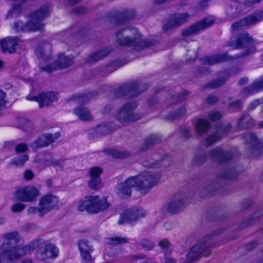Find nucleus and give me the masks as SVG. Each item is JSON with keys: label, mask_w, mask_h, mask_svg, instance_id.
Returning a JSON list of instances; mask_svg holds the SVG:
<instances>
[{"label": "nucleus", "mask_w": 263, "mask_h": 263, "mask_svg": "<svg viewBox=\"0 0 263 263\" xmlns=\"http://www.w3.org/2000/svg\"><path fill=\"white\" fill-rule=\"evenodd\" d=\"M262 0H244V5L248 7H252L256 4L259 3Z\"/></svg>", "instance_id": "nucleus-63"}, {"label": "nucleus", "mask_w": 263, "mask_h": 263, "mask_svg": "<svg viewBox=\"0 0 263 263\" xmlns=\"http://www.w3.org/2000/svg\"><path fill=\"white\" fill-rule=\"evenodd\" d=\"M209 155L212 159L217 161L218 164H225L234 158V154L232 151H226L220 146H216L210 151Z\"/></svg>", "instance_id": "nucleus-20"}, {"label": "nucleus", "mask_w": 263, "mask_h": 263, "mask_svg": "<svg viewBox=\"0 0 263 263\" xmlns=\"http://www.w3.org/2000/svg\"><path fill=\"white\" fill-rule=\"evenodd\" d=\"M111 127V122H106L102 124L98 125L96 127L97 134L100 135V136H105L112 132L115 130L112 129Z\"/></svg>", "instance_id": "nucleus-38"}, {"label": "nucleus", "mask_w": 263, "mask_h": 263, "mask_svg": "<svg viewBox=\"0 0 263 263\" xmlns=\"http://www.w3.org/2000/svg\"><path fill=\"white\" fill-rule=\"evenodd\" d=\"M180 132L183 137L185 139H189L191 137L190 131L187 129L185 126H181L179 127Z\"/></svg>", "instance_id": "nucleus-55"}, {"label": "nucleus", "mask_w": 263, "mask_h": 263, "mask_svg": "<svg viewBox=\"0 0 263 263\" xmlns=\"http://www.w3.org/2000/svg\"><path fill=\"white\" fill-rule=\"evenodd\" d=\"M142 38L143 35L139 30L133 27L121 29L116 33V42L118 45L121 47H130L137 52L156 45L155 40Z\"/></svg>", "instance_id": "nucleus-1"}, {"label": "nucleus", "mask_w": 263, "mask_h": 263, "mask_svg": "<svg viewBox=\"0 0 263 263\" xmlns=\"http://www.w3.org/2000/svg\"><path fill=\"white\" fill-rule=\"evenodd\" d=\"M73 63L72 58H68L64 53H61L58 55L57 60L54 61V65H48L41 67V69L50 73L57 69L67 68L71 66Z\"/></svg>", "instance_id": "nucleus-18"}, {"label": "nucleus", "mask_w": 263, "mask_h": 263, "mask_svg": "<svg viewBox=\"0 0 263 263\" xmlns=\"http://www.w3.org/2000/svg\"><path fill=\"white\" fill-rule=\"evenodd\" d=\"M158 245L162 249H168L171 246V243L167 239L160 240Z\"/></svg>", "instance_id": "nucleus-59"}, {"label": "nucleus", "mask_w": 263, "mask_h": 263, "mask_svg": "<svg viewBox=\"0 0 263 263\" xmlns=\"http://www.w3.org/2000/svg\"><path fill=\"white\" fill-rule=\"evenodd\" d=\"M218 187L217 183L211 184L201 190L200 196L202 198H205L215 195L219 193Z\"/></svg>", "instance_id": "nucleus-34"}, {"label": "nucleus", "mask_w": 263, "mask_h": 263, "mask_svg": "<svg viewBox=\"0 0 263 263\" xmlns=\"http://www.w3.org/2000/svg\"><path fill=\"white\" fill-rule=\"evenodd\" d=\"M138 244L148 251L152 250L155 246L151 241L145 239L141 240Z\"/></svg>", "instance_id": "nucleus-50"}, {"label": "nucleus", "mask_w": 263, "mask_h": 263, "mask_svg": "<svg viewBox=\"0 0 263 263\" xmlns=\"http://www.w3.org/2000/svg\"><path fill=\"white\" fill-rule=\"evenodd\" d=\"M26 100L37 102L40 108L51 106L58 101V93L53 91L41 92L35 96H28Z\"/></svg>", "instance_id": "nucleus-11"}, {"label": "nucleus", "mask_w": 263, "mask_h": 263, "mask_svg": "<svg viewBox=\"0 0 263 263\" xmlns=\"http://www.w3.org/2000/svg\"><path fill=\"white\" fill-rule=\"evenodd\" d=\"M186 106L183 105L180 106L176 111L170 112L166 117V119L173 121L174 120L183 117L186 114Z\"/></svg>", "instance_id": "nucleus-39"}, {"label": "nucleus", "mask_w": 263, "mask_h": 263, "mask_svg": "<svg viewBox=\"0 0 263 263\" xmlns=\"http://www.w3.org/2000/svg\"><path fill=\"white\" fill-rule=\"evenodd\" d=\"M232 128L231 123H228L223 125L222 123H218L215 125V128L217 132L221 133H226L230 132Z\"/></svg>", "instance_id": "nucleus-48"}, {"label": "nucleus", "mask_w": 263, "mask_h": 263, "mask_svg": "<svg viewBox=\"0 0 263 263\" xmlns=\"http://www.w3.org/2000/svg\"><path fill=\"white\" fill-rule=\"evenodd\" d=\"M71 11L75 14H84L88 11V8L84 6H79L72 8Z\"/></svg>", "instance_id": "nucleus-53"}, {"label": "nucleus", "mask_w": 263, "mask_h": 263, "mask_svg": "<svg viewBox=\"0 0 263 263\" xmlns=\"http://www.w3.org/2000/svg\"><path fill=\"white\" fill-rule=\"evenodd\" d=\"M238 57L229 55L228 52L217 53L212 55H206L201 58V61L205 65H213L218 63L233 61Z\"/></svg>", "instance_id": "nucleus-25"}, {"label": "nucleus", "mask_w": 263, "mask_h": 263, "mask_svg": "<svg viewBox=\"0 0 263 263\" xmlns=\"http://www.w3.org/2000/svg\"><path fill=\"white\" fill-rule=\"evenodd\" d=\"M29 159V156L24 154L15 158L14 161L10 162V164H24Z\"/></svg>", "instance_id": "nucleus-51"}, {"label": "nucleus", "mask_w": 263, "mask_h": 263, "mask_svg": "<svg viewBox=\"0 0 263 263\" xmlns=\"http://www.w3.org/2000/svg\"><path fill=\"white\" fill-rule=\"evenodd\" d=\"M28 150V145L25 143L18 144L15 147V151L17 153H24Z\"/></svg>", "instance_id": "nucleus-52"}, {"label": "nucleus", "mask_w": 263, "mask_h": 263, "mask_svg": "<svg viewBox=\"0 0 263 263\" xmlns=\"http://www.w3.org/2000/svg\"><path fill=\"white\" fill-rule=\"evenodd\" d=\"M222 117V114L217 111H212L209 114L208 118L210 121H216L220 119Z\"/></svg>", "instance_id": "nucleus-54"}, {"label": "nucleus", "mask_w": 263, "mask_h": 263, "mask_svg": "<svg viewBox=\"0 0 263 263\" xmlns=\"http://www.w3.org/2000/svg\"><path fill=\"white\" fill-rule=\"evenodd\" d=\"M133 187H136V183L134 177H131L118 184V196L124 199L129 197L131 195Z\"/></svg>", "instance_id": "nucleus-28"}, {"label": "nucleus", "mask_w": 263, "mask_h": 263, "mask_svg": "<svg viewBox=\"0 0 263 263\" xmlns=\"http://www.w3.org/2000/svg\"><path fill=\"white\" fill-rule=\"evenodd\" d=\"M24 0H21V3L18 4H15L13 5L12 9L10 10L7 13V17L12 18L13 16H18L22 12V3Z\"/></svg>", "instance_id": "nucleus-41"}, {"label": "nucleus", "mask_w": 263, "mask_h": 263, "mask_svg": "<svg viewBox=\"0 0 263 263\" xmlns=\"http://www.w3.org/2000/svg\"><path fill=\"white\" fill-rule=\"evenodd\" d=\"M59 252V249L54 245L48 243L37 251L36 257L40 260L45 261L55 258L58 256Z\"/></svg>", "instance_id": "nucleus-26"}, {"label": "nucleus", "mask_w": 263, "mask_h": 263, "mask_svg": "<svg viewBox=\"0 0 263 263\" xmlns=\"http://www.w3.org/2000/svg\"><path fill=\"white\" fill-rule=\"evenodd\" d=\"M60 136L59 132L54 134L46 133L40 135L30 144V146L33 151L48 147L59 139Z\"/></svg>", "instance_id": "nucleus-15"}, {"label": "nucleus", "mask_w": 263, "mask_h": 263, "mask_svg": "<svg viewBox=\"0 0 263 263\" xmlns=\"http://www.w3.org/2000/svg\"><path fill=\"white\" fill-rule=\"evenodd\" d=\"M128 239L125 237L115 236L110 237L108 239V243L110 245H120L127 243Z\"/></svg>", "instance_id": "nucleus-49"}, {"label": "nucleus", "mask_w": 263, "mask_h": 263, "mask_svg": "<svg viewBox=\"0 0 263 263\" xmlns=\"http://www.w3.org/2000/svg\"><path fill=\"white\" fill-rule=\"evenodd\" d=\"M261 216L259 212L255 213L252 216L244 220L240 224L241 229L247 228L254 224L257 221V219Z\"/></svg>", "instance_id": "nucleus-42"}, {"label": "nucleus", "mask_w": 263, "mask_h": 263, "mask_svg": "<svg viewBox=\"0 0 263 263\" xmlns=\"http://www.w3.org/2000/svg\"><path fill=\"white\" fill-rule=\"evenodd\" d=\"M112 51L111 47H106L97 51L93 52L87 58L84 59L85 63H90L91 62H95L98 61L99 60L102 59L108 56Z\"/></svg>", "instance_id": "nucleus-30"}, {"label": "nucleus", "mask_w": 263, "mask_h": 263, "mask_svg": "<svg viewBox=\"0 0 263 263\" xmlns=\"http://www.w3.org/2000/svg\"><path fill=\"white\" fill-rule=\"evenodd\" d=\"M238 176L237 172L234 168L225 170L218 175V177L226 180L235 179Z\"/></svg>", "instance_id": "nucleus-40"}, {"label": "nucleus", "mask_w": 263, "mask_h": 263, "mask_svg": "<svg viewBox=\"0 0 263 263\" xmlns=\"http://www.w3.org/2000/svg\"><path fill=\"white\" fill-rule=\"evenodd\" d=\"M40 196L39 190L32 185L20 187L14 194V197L16 200L26 202L34 201Z\"/></svg>", "instance_id": "nucleus-10"}, {"label": "nucleus", "mask_w": 263, "mask_h": 263, "mask_svg": "<svg viewBox=\"0 0 263 263\" xmlns=\"http://www.w3.org/2000/svg\"><path fill=\"white\" fill-rule=\"evenodd\" d=\"M222 136L218 134L208 135L204 139V141L208 146H211L220 140Z\"/></svg>", "instance_id": "nucleus-44"}, {"label": "nucleus", "mask_w": 263, "mask_h": 263, "mask_svg": "<svg viewBox=\"0 0 263 263\" xmlns=\"http://www.w3.org/2000/svg\"><path fill=\"white\" fill-rule=\"evenodd\" d=\"M248 116V115L242 114L238 119L237 127L239 129H250L255 125L256 121L252 118L250 117L249 119L244 122Z\"/></svg>", "instance_id": "nucleus-33"}, {"label": "nucleus", "mask_w": 263, "mask_h": 263, "mask_svg": "<svg viewBox=\"0 0 263 263\" xmlns=\"http://www.w3.org/2000/svg\"><path fill=\"white\" fill-rule=\"evenodd\" d=\"M40 239H36L22 247L9 248L7 243L0 247V263H10L30 253L39 246Z\"/></svg>", "instance_id": "nucleus-3"}, {"label": "nucleus", "mask_w": 263, "mask_h": 263, "mask_svg": "<svg viewBox=\"0 0 263 263\" xmlns=\"http://www.w3.org/2000/svg\"><path fill=\"white\" fill-rule=\"evenodd\" d=\"M20 40L16 36H7L0 41V46L3 53L12 54L19 48Z\"/></svg>", "instance_id": "nucleus-24"}, {"label": "nucleus", "mask_w": 263, "mask_h": 263, "mask_svg": "<svg viewBox=\"0 0 263 263\" xmlns=\"http://www.w3.org/2000/svg\"><path fill=\"white\" fill-rule=\"evenodd\" d=\"M146 215V212L141 208L134 207L126 209L121 214L118 223L120 224L125 223H133L139 218L145 217Z\"/></svg>", "instance_id": "nucleus-14"}, {"label": "nucleus", "mask_w": 263, "mask_h": 263, "mask_svg": "<svg viewBox=\"0 0 263 263\" xmlns=\"http://www.w3.org/2000/svg\"><path fill=\"white\" fill-rule=\"evenodd\" d=\"M148 84L139 81H136L128 84H123L113 90V95L115 98L119 99L129 96L132 98L139 96L142 92L146 91L148 88Z\"/></svg>", "instance_id": "nucleus-5"}, {"label": "nucleus", "mask_w": 263, "mask_h": 263, "mask_svg": "<svg viewBox=\"0 0 263 263\" xmlns=\"http://www.w3.org/2000/svg\"><path fill=\"white\" fill-rule=\"evenodd\" d=\"M73 112L79 117L80 120L89 121L92 119L91 115L84 107L81 106L77 107L74 109Z\"/></svg>", "instance_id": "nucleus-37"}, {"label": "nucleus", "mask_w": 263, "mask_h": 263, "mask_svg": "<svg viewBox=\"0 0 263 263\" xmlns=\"http://www.w3.org/2000/svg\"><path fill=\"white\" fill-rule=\"evenodd\" d=\"M247 144L250 145V149L254 154H256L255 157L260 156L263 152V142L258 138L256 134L253 132L247 133L243 135Z\"/></svg>", "instance_id": "nucleus-23"}, {"label": "nucleus", "mask_w": 263, "mask_h": 263, "mask_svg": "<svg viewBox=\"0 0 263 263\" xmlns=\"http://www.w3.org/2000/svg\"><path fill=\"white\" fill-rule=\"evenodd\" d=\"M18 235V233L16 231L9 232L5 234L4 236L5 238V241L3 243L1 247L4 244L7 243L9 246V248H15V246H13L12 245V241L16 240V237Z\"/></svg>", "instance_id": "nucleus-43"}, {"label": "nucleus", "mask_w": 263, "mask_h": 263, "mask_svg": "<svg viewBox=\"0 0 263 263\" xmlns=\"http://www.w3.org/2000/svg\"><path fill=\"white\" fill-rule=\"evenodd\" d=\"M254 40L247 32L239 33L234 40L231 39L225 43L224 46L231 47L233 49H241L248 47L241 54L240 57H246L256 51V47L253 45Z\"/></svg>", "instance_id": "nucleus-6"}, {"label": "nucleus", "mask_w": 263, "mask_h": 263, "mask_svg": "<svg viewBox=\"0 0 263 263\" xmlns=\"http://www.w3.org/2000/svg\"><path fill=\"white\" fill-rule=\"evenodd\" d=\"M79 249L81 252V256L84 260L86 262L90 263L92 260L90 256V253L92 249L91 246L88 244L86 240H82L79 241Z\"/></svg>", "instance_id": "nucleus-31"}, {"label": "nucleus", "mask_w": 263, "mask_h": 263, "mask_svg": "<svg viewBox=\"0 0 263 263\" xmlns=\"http://www.w3.org/2000/svg\"><path fill=\"white\" fill-rule=\"evenodd\" d=\"M136 13V11L134 9H126L115 14L108 13L107 17L110 23L119 25L133 19Z\"/></svg>", "instance_id": "nucleus-16"}, {"label": "nucleus", "mask_w": 263, "mask_h": 263, "mask_svg": "<svg viewBox=\"0 0 263 263\" xmlns=\"http://www.w3.org/2000/svg\"><path fill=\"white\" fill-rule=\"evenodd\" d=\"M208 157V155L206 153H203L199 155H196L195 159L200 163L199 164H202V163L207 160Z\"/></svg>", "instance_id": "nucleus-56"}, {"label": "nucleus", "mask_w": 263, "mask_h": 263, "mask_svg": "<svg viewBox=\"0 0 263 263\" xmlns=\"http://www.w3.org/2000/svg\"><path fill=\"white\" fill-rule=\"evenodd\" d=\"M189 91L187 90H183L181 92L177 95H173L171 96V99L175 101L176 103H180L182 101L186 100L189 95Z\"/></svg>", "instance_id": "nucleus-46"}, {"label": "nucleus", "mask_w": 263, "mask_h": 263, "mask_svg": "<svg viewBox=\"0 0 263 263\" xmlns=\"http://www.w3.org/2000/svg\"><path fill=\"white\" fill-rule=\"evenodd\" d=\"M121 66L120 65V63L119 61H113L110 62L109 64L106 65L105 66V68L107 69L108 67H112L114 68V69L111 71H114L115 70L117 69L118 68H120Z\"/></svg>", "instance_id": "nucleus-61"}, {"label": "nucleus", "mask_w": 263, "mask_h": 263, "mask_svg": "<svg viewBox=\"0 0 263 263\" xmlns=\"http://www.w3.org/2000/svg\"><path fill=\"white\" fill-rule=\"evenodd\" d=\"M50 8L47 5L41 6L37 10L31 12L29 15L30 20L26 23L22 21H16L13 25V28L16 32H30L43 30L44 24L43 21L45 18L49 15Z\"/></svg>", "instance_id": "nucleus-2"}, {"label": "nucleus", "mask_w": 263, "mask_h": 263, "mask_svg": "<svg viewBox=\"0 0 263 263\" xmlns=\"http://www.w3.org/2000/svg\"><path fill=\"white\" fill-rule=\"evenodd\" d=\"M211 128V124L209 121L203 118H198L195 125V129L198 135L207 133Z\"/></svg>", "instance_id": "nucleus-32"}, {"label": "nucleus", "mask_w": 263, "mask_h": 263, "mask_svg": "<svg viewBox=\"0 0 263 263\" xmlns=\"http://www.w3.org/2000/svg\"><path fill=\"white\" fill-rule=\"evenodd\" d=\"M186 196L184 194H175L165 205V209L170 214H177L181 212L185 207Z\"/></svg>", "instance_id": "nucleus-19"}, {"label": "nucleus", "mask_w": 263, "mask_h": 263, "mask_svg": "<svg viewBox=\"0 0 263 263\" xmlns=\"http://www.w3.org/2000/svg\"><path fill=\"white\" fill-rule=\"evenodd\" d=\"M25 208V206L24 204L21 203H18L12 206L11 210L13 212L17 213L23 211Z\"/></svg>", "instance_id": "nucleus-57"}, {"label": "nucleus", "mask_w": 263, "mask_h": 263, "mask_svg": "<svg viewBox=\"0 0 263 263\" xmlns=\"http://www.w3.org/2000/svg\"><path fill=\"white\" fill-rule=\"evenodd\" d=\"M137 107L136 102H130L123 105L117 112L116 118L120 123L135 122L142 118L139 114H134V111Z\"/></svg>", "instance_id": "nucleus-9"}, {"label": "nucleus", "mask_w": 263, "mask_h": 263, "mask_svg": "<svg viewBox=\"0 0 263 263\" xmlns=\"http://www.w3.org/2000/svg\"><path fill=\"white\" fill-rule=\"evenodd\" d=\"M102 169L100 167H93L90 170L89 174L91 178L88 185L90 189L97 190L102 187L100 175L102 173Z\"/></svg>", "instance_id": "nucleus-29"}, {"label": "nucleus", "mask_w": 263, "mask_h": 263, "mask_svg": "<svg viewBox=\"0 0 263 263\" xmlns=\"http://www.w3.org/2000/svg\"><path fill=\"white\" fill-rule=\"evenodd\" d=\"M188 13H173L168 17V22L163 25V30L167 31L178 27L186 22L190 17Z\"/></svg>", "instance_id": "nucleus-21"}, {"label": "nucleus", "mask_w": 263, "mask_h": 263, "mask_svg": "<svg viewBox=\"0 0 263 263\" xmlns=\"http://www.w3.org/2000/svg\"><path fill=\"white\" fill-rule=\"evenodd\" d=\"M240 70L241 69L239 67H235L233 69H224L219 72L220 74L224 75L223 77L213 80L211 82L203 85L202 86V90H204L208 88L216 89L222 86L226 83L228 78L231 76L238 73Z\"/></svg>", "instance_id": "nucleus-12"}, {"label": "nucleus", "mask_w": 263, "mask_h": 263, "mask_svg": "<svg viewBox=\"0 0 263 263\" xmlns=\"http://www.w3.org/2000/svg\"><path fill=\"white\" fill-rule=\"evenodd\" d=\"M260 103V100L259 99H256L252 101L249 106L248 109L250 110H254Z\"/></svg>", "instance_id": "nucleus-62"}, {"label": "nucleus", "mask_w": 263, "mask_h": 263, "mask_svg": "<svg viewBox=\"0 0 263 263\" xmlns=\"http://www.w3.org/2000/svg\"><path fill=\"white\" fill-rule=\"evenodd\" d=\"M218 98L214 95H209L206 98V102L209 105H213L218 101Z\"/></svg>", "instance_id": "nucleus-60"}, {"label": "nucleus", "mask_w": 263, "mask_h": 263, "mask_svg": "<svg viewBox=\"0 0 263 263\" xmlns=\"http://www.w3.org/2000/svg\"><path fill=\"white\" fill-rule=\"evenodd\" d=\"M109 206L106 198L100 199L98 196H90L86 197L79 203L78 210L80 211L86 210L89 213L96 214L107 209Z\"/></svg>", "instance_id": "nucleus-7"}, {"label": "nucleus", "mask_w": 263, "mask_h": 263, "mask_svg": "<svg viewBox=\"0 0 263 263\" xmlns=\"http://www.w3.org/2000/svg\"><path fill=\"white\" fill-rule=\"evenodd\" d=\"M229 109L232 112H237L241 110L242 103L241 100H236L230 102L228 105Z\"/></svg>", "instance_id": "nucleus-45"}, {"label": "nucleus", "mask_w": 263, "mask_h": 263, "mask_svg": "<svg viewBox=\"0 0 263 263\" xmlns=\"http://www.w3.org/2000/svg\"><path fill=\"white\" fill-rule=\"evenodd\" d=\"M102 152L116 159H123L129 157L130 155L127 152L120 151L114 148H104L102 150Z\"/></svg>", "instance_id": "nucleus-35"}, {"label": "nucleus", "mask_w": 263, "mask_h": 263, "mask_svg": "<svg viewBox=\"0 0 263 263\" xmlns=\"http://www.w3.org/2000/svg\"><path fill=\"white\" fill-rule=\"evenodd\" d=\"M159 101L158 97L156 96H152L147 100V104L149 106L151 107L156 104Z\"/></svg>", "instance_id": "nucleus-64"}, {"label": "nucleus", "mask_w": 263, "mask_h": 263, "mask_svg": "<svg viewBox=\"0 0 263 263\" xmlns=\"http://www.w3.org/2000/svg\"><path fill=\"white\" fill-rule=\"evenodd\" d=\"M263 11H257L252 14L248 15L232 23V30L236 31L243 27L254 25L261 20Z\"/></svg>", "instance_id": "nucleus-13"}, {"label": "nucleus", "mask_w": 263, "mask_h": 263, "mask_svg": "<svg viewBox=\"0 0 263 263\" xmlns=\"http://www.w3.org/2000/svg\"><path fill=\"white\" fill-rule=\"evenodd\" d=\"M59 198L50 194L42 197L39 201L40 215L44 216L46 213L58 206Z\"/></svg>", "instance_id": "nucleus-22"}, {"label": "nucleus", "mask_w": 263, "mask_h": 263, "mask_svg": "<svg viewBox=\"0 0 263 263\" xmlns=\"http://www.w3.org/2000/svg\"><path fill=\"white\" fill-rule=\"evenodd\" d=\"M161 137L157 134H151L147 137L143 145L141 148V151H144L148 148L152 147L155 144L159 143L161 141Z\"/></svg>", "instance_id": "nucleus-36"}, {"label": "nucleus", "mask_w": 263, "mask_h": 263, "mask_svg": "<svg viewBox=\"0 0 263 263\" xmlns=\"http://www.w3.org/2000/svg\"><path fill=\"white\" fill-rule=\"evenodd\" d=\"M213 245V241L211 235L203 237L196 245L193 246L186 254V258L189 262L200 256L206 257L210 255V248Z\"/></svg>", "instance_id": "nucleus-8"}, {"label": "nucleus", "mask_w": 263, "mask_h": 263, "mask_svg": "<svg viewBox=\"0 0 263 263\" xmlns=\"http://www.w3.org/2000/svg\"><path fill=\"white\" fill-rule=\"evenodd\" d=\"M97 95L98 93L97 92L93 91L87 93L80 94L77 98L78 100H81L82 103H85L88 102L93 97Z\"/></svg>", "instance_id": "nucleus-47"}, {"label": "nucleus", "mask_w": 263, "mask_h": 263, "mask_svg": "<svg viewBox=\"0 0 263 263\" xmlns=\"http://www.w3.org/2000/svg\"><path fill=\"white\" fill-rule=\"evenodd\" d=\"M135 260L144 259V260L139 262V263H155L154 261L149 258L146 257L143 255H139L134 257Z\"/></svg>", "instance_id": "nucleus-58"}, {"label": "nucleus", "mask_w": 263, "mask_h": 263, "mask_svg": "<svg viewBox=\"0 0 263 263\" xmlns=\"http://www.w3.org/2000/svg\"><path fill=\"white\" fill-rule=\"evenodd\" d=\"M215 21L207 18H203L183 30L181 35L184 37L198 34L201 30L206 29L213 25Z\"/></svg>", "instance_id": "nucleus-17"}, {"label": "nucleus", "mask_w": 263, "mask_h": 263, "mask_svg": "<svg viewBox=\"0 0 263 263\" xmlns=\"http://www.w3.org/2000/svg\"><path fill=\"white\" fill-rule=\"evenodd\" d=\"M133 177L136 187L141 193L146 194L159 183L161 175L159 173L146 171Z\"/></svg>", "instance_id": "nucleus-4"}, {"label": "nucleus", "mask_w": 263, "mask_h": 263, "mask_svg": "<svg viewBox=\"0 0 263 263\" xmlns=\"http://www.w3.org/2000/svg\"><path fill=\"white\" fill-rule=\"evenodd\" d=\"M263 90V76L255 79L251 84L243 87L241 91V95L249 97Z\"/></svg>", "instance_id": "nucleus-27"}]
</instances>
